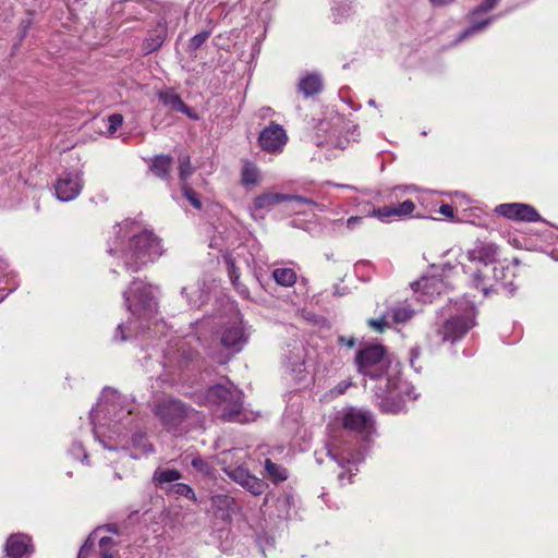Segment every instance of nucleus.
Here are the masks:
<instances>
[{"mask_svg": "<svg viewBox=\"0 0 558 558\" xmlns=\"http://www.w3.org/2000/svg\"><path fill=\"white\" fill-rule=\"evenodd\" d=\"M89 418L94 436L105 449L134 460L155 451L135 398L105 388Z\"/></svg>", "mask_w": 558, "mask_h": 558, "instance_id": "nucleus-1", "label": "nucleus"}, {"mask_svg": "<svg viewBox=\"0 0 558 558\" xmlns=\"http://www.w3.org/2000/svg\"><path fill=\"white\" fill-rule=\"evenodd\" d=\"M355 364L361 375L376 381L375 399L383 412L401 413L409 401L418 397L412 384L400 377L398 365H392L385 347L372 344L360 349Z\"/></svg>", "mask_w": 558, "mask_h": 558, "instance_id": "nucleus-2", "label": "nucleus"}, {"mask_svg": "<svg viewBox=\"0 0 558 558\" xmlns=\"http://www.w3.org/2000/svg\"><path fill=\"white\" fill-rule=\"evenodd\" d=\"M342 424L344 430L339 435H331L326 446L328 457L335 461L341 469L338 478L341 485H344L345 474L349 473L348 483L352 482V466L364 459L361 448H356L349 432L368 434L373 428V416L368 411L356 408H348L342 414Z\"/></svg>", "mask_w": 558, "mask_h": 558, "instance_id": "nucleus-3", "label": "nucleus"}, {"mask_svg": "<svg viewBox=\"0 0 558 558\" xmlns=\"http://www.w3.org/2000/svg\"><path fill=\"white\" fill-rule=\"evenodd\" d=\"M135 223L124 220L114 228L116 236L109 242L108 253L121 259L126 271L137 272L142 266L153 262L162 254L160 239L151 231L132 233Z\"/></svg>", "mask_w": 558, "mask_h": 558, "instance_id": "nucleus-4", "label": "nucleus"}, {"mask_svg": "<svg viewBox=\"0 0 558 558\" xmlns=\"http://www.w3.org/2000/svg\"><path fill=\"white\" fill-rule=\"evenodd\" d=\"M124 303L132 317L126 324H119L113 336L114 341H126L150 329V322L157 314V301L151 286L135 280L123 292Z\"/></svg>", "mask_w": 558, "mask_h": 558, "instance_id": "nucleus-5", "label": "nucleus"}, {"mask_svg": "<svg viewBox=\"0 0 558 558\" xmlns=\"http://www.w3.org/2000/svg\"><path fill=\"white\" fill-rule=\"evenodd\" d=\"M198 404L221 411V416L228 422H243V392L229 379L207 387L204 391L192 393Z\"/></svg>", "mask_w": 558, "mask_h": 558, "instance_id": "nucleus-6", "label": "nucleus"}, {"mask_svg": "<svg viewBox=\"0 0 558 558\" xmlns=\"http://www.w3.org/2000/svg\"><path fill=\"white\" fill-rule=\"evenodd\" d=\"M444 312L446 318L437 328V335L442 342L454 343L475 326L476 308L473 302L465 298L450 300Z\"/></svg>", "mask_w": 558, "mask_h": 558, "instance_id": "nucleus-7", "label": "nucleus"}, {"mask_svg": "<svg viewBox=\"0 0 558 558\" xmlns=\"http://www.w3.org/2000/svg\"><path fill=\"white\" fill-rule=\"evenodd\" d=\"M196 352L190 348L186 340L179 339L174 343H169L163 353L162 367L166 374L160 379L170 385H174L182 378V373L194 362Z\"/></svg>", "mask_w": 558, "mask_h": 558, "instance_id": "nucleus-8", "label": "nucleus"}, {"mask_svg": "<svg viewBox=\"0 0 558 558\" xmlns=\"http://www.w3.org/2000/svg\"><path fill=\"white\" fill-rule=\"evenodd\" d=\"M293 203L294 206L292 207L293 210L300 211L301 205H314L315 203L311 198H306L299 195L293 194H283V193H276V192H265L259 195H257L254 199L252 205L250 206V213L253 219L258 220L263 219V215L260 211H269L271 210L277 204L279 203Z\"/></svg>", "mask_w": 558, "mask_h": 558, "instance_id": "nucleus-9", "label": "nucleus"}, {"mask_svg": "<svg viewBox=\"0 0 558 558\" xmlns=\"http://www.w3.org/2000/svg\"><path fill=\"white\" fill-rule=\"evenodd\" d=\"M154 411L168 430L179 427L189 415V408L180 400L171 398L157 401Z\"/></svg>", "mask_w": 558, "mask_h": 558, "instance_id": "nucleus-10", "label": "nucleus"}, {"mask_svg": "<svg viewBox=\"0 0 558 558\" xmlns=\"http://www.w3.org/2000/svg\"><path fill=\"white\" fill-rule=\"evenodd\" d=\"M83 177V171L78 169L60 173L53 183L56 197L60 202H71L75 199L84 187Z\"/></svg>", "mask_w": 558, "mask_h": 558, "instance_id": "nucleus-11", "label": "nucleus"}, {"mask_svg": "<svg viewBox=\"0 0 558 558\" xmlns=\"http://www.w3.org/2000/svg\"><path fill=\"white\" fill-rule=\"evenodd\" d=\"M247 339L248 332L246 327L239 314H235L222 328L221 344L234 352H240L247 342Z\"/></svg>", "mask_w": 558, "mask_h": 558, "instance_id": "nucleus-12", "label": "nucleus"}, {"mask_svg": "<svg viewBox=\"0 0 558 558\" xmlns=\"http://www.w3.org/2000/svg\"><path fill=\"white\" fill-rule=\"evenodd\" d=\"M519 265L517 258L507 263L506 260H498L495 264V272L493 279L495 280L494 292H504L508 296H512L517 290L514 278L517 277L515 268Z\"/></svg>", "mask_w": 558, "mask_h": 558, "instance_id": "nucleus-13", "label": "nucleus"}, {"mask_svg": "<svg viewBox=\"0 0 558 558\" xmlns=\"http://www.w3.org/2000/svg\"><path fill=\"white\" fill-rule=\"evenodd\" d=\"M258 145L269 154H280L288 142V135L282 125L270 122L258 135Z\"/></svg>", "mask_w": 558, "mask_h": 558, "instance_id": "nucleus-14", "label": "nucleus"}, {"mask_svg": "<svg viewBox=\"0 0 558 558\" xmlns=\"http://www.w3.org/2000/svg\"><path fill=\"white\" fill-rule=\"evenodd\" d=\"M499 1L500 0H484L482 3L475 7L469 13V19L472 21V24L457 37L456 43H461L462 40L476 35L488 27L499 15L488 16L481 21H475V17L481 13L493 10Z\"/></svg>", "mask_w": 558, "mask_h": 558, "instance_id": "nucleus-15", "label": "nucleus"}, {"mask_svg": "<svg viewBox=\"0 0 558 558\" xmlns=\"http://www.w3.org/2000/svg\"><path fill=\"white\" fill-rule=\"evenodd\" d=\"M415 209V204L410 201H403L399 204L383 206L379 208H373L367 217H375L379 221L388 223L396 220L404 219L411 217Z\"/></svg>", "mask_w": 558, "mask_h": 558, "instance_id": "nucleus-16", "label": "nucleus"}, {"mask_svg": "<svg viewBox=\"0 0 558 558\" xmlns=\"http://www.w3.org/2000/svg\"><path fill=\"white\" fill-rule=\"evenodd\" d=\"M415 300L417 302L430 303L436 295H440L447 289L445 280L437 276L424 277L412 283Z\"/></svg>", "mask_w": 558, "mask_h": 558, "instance_id": "nucleus-17", "label": "nucleus"}, {"mask_svg": "<svg viewBox=\"0 0 558 558\" xmlns=\"http://www.w3.org/2000/svg\"><path fill=\"white\" fill-rule=\"evenodd\" d=\"M495 211L511 220L537 222L541 220L538 211L524 203H504L496 207Z\"/></svg>", "mask_w": 558, "mask_h": 558, "instance_id": "nucleus-18", "label": "nucleus"}, {"mask_svg": "<svg viewBox=\"0 0 558 558\" xmlns=\"http://www.w3.org/2000/svg\"><path fill=\"white\" fill-rule=\"evenodd\" d=\"M465 256L473 269L492 266L498 262V247L494 243L476 242L474 247L466 252Z\"/></svg>", "mask_w": 558, "mask_h": 558, "instance_id": "nucleus-19", "label": "nucleus"}, {"mask_svg": "<svg viewBox=\"0 0 558 558\" xmlns=\"http://www.w3.org/2000/svg\"><path fill=\"white\" fill-rule=\"evenodd\" d=\"M305 348L299 342L288 344L284 350L283 365L298 380H301L305 373Z\"/></svg>", "mask_w": 558, "mask_h": 558, "instance_id": "nucleus-20", "label": "nucleus"}, {"mask_svg": "<svg viewBox=\"0 0 558 558\" xmlns=\"http://www.w3.org/2000/svg\"><path fill=\"white\" fill-rule=\"evenodd\" d=\"M225 472L228 474L230 478L240 484L243 488H245L254 496L262 495L265 488L267 487L266 483L263 480L252 475L243 466L225 468Z\"/></svg>", "mask_w": 558, "mask_h": 558, "instance_id": "nucleus-21", "label": "nucleus"}, {"mask_svg": "<svg viewBox=\"0 0 558 558\" xmlns=\"http://www.w3.org/2000/svg\"><path fill=\"white\" fill-rule=\"evenodd\" d=\"M465 272H470L473 286L481 290L485 295L494 292L495 280L493 279L495 272V265L482 266L473 269L472 266H465Z\"/></svg>", "mask_w": 558, "mask_h": 558, "instance_id": "nucleus-22", "label": "nucleus"}, {"mask_svg": "<svg viewBox=\"0 0 558 558\" xmlns=\"http://www.w3.org/2000/svg\"><path fill=\"white\" fill-rule=\"evenodd\" d=\"M4 548L8 557L24 558L33 553L32 538L24 533L12 534Z\"/></svg>", "mask_w": 558, "mask_h": 558, "instance_id": "nucleus-23", "label": "nucleus"}, {"mask_svg": "<svg viewBox=\"0 0 558 558\" xmlns=\"http://www.w3.org/2000/svg\"><path fill=\"white\" fill-rule=\"evenodd\" d=\"M182 478V473L177 469L157 468L153 474L151 482L156 487L169 492V487Z\"/></svg>", "mask_w": 558, "mask_h": 558, "instance_id": "nucleus-24", "label": "nucleus"}, {"mask_svg": "<svg viewBox=\"0 0 558 558\" xmlns=\"http://www.w3.org/2000/svg\"><path fill=\"white\" fill-rule=\"evenodd\" d=\"M387 312L392 323L403 324L413 317L416 310L413 307L412 302L405 300L402 303L391 306Z\"/></svg>", "mask_w": 558, "mask_h": 558, "instance_id": "nucleus-25", "label": "nucleus"}, {"mask_svg": "<svg viewBox=\"0 0 558 558\" xmlns=\"http://www.w3.org/2000/svg\"><path fill=\"white\" fill-rule=\"evenodd\" d=\"M322 77L317 73H307L300 78L299 90L305 97H311L322 90Z\"/></svg>", "mask_w": 558, "mask_h": 558, "instance_id": "nucleus-26", "label": "nucleus"}, {"mask_svg": "<svg viewBox=\"0 0 558 558\" xmlns=\"http://www.w3.org/2000/svg\"><path fill=\"white\" fill-rule=\"evenodd\" d=\"M173 159L169 155H157L151 159L150 170L161 180L170 179V171L172 168Z\"/></svg>", "mask_w": 558, "mask_h": 558, "instance_id": "nucleus-27", "label": "nucleus"}, {"mask_svg": "<svg viewBox=\"0 0 558 558\" xmlns=\"http://www.w3.org/2000/svg\"><path fill=\"white\" fill-rule=\"evenodd\" d=\"M191 466L202 478L213 480L216 477V469L213 462L209 459L201 457L199 454L192 457Z\"/></svg>", "mask_w": 558, "mask_h": 558, "instance_id": "nucleus-28", "label": "nucleus"}, {"mask_svg": "<svg viewBox=\"0 0 558 558\" xmlns=\"http://www.w3.org/2000/svg\"><path fill=\"white\" fill-rule=\"evenodd\" d=\"M353 4L349 0H335L331 5V16L335 23H342L353 14Z\"/></svg>", "mask_w": 558, "mask_h": 558, "instance_id": "nucleus-29", "label": "nucleus"}, {"mask_svg": "<svg viewBox=\"0 0 558 558\" xmlns=\"http://www.w3.org/2000/svg\"><path fill=\"white\" fill-rule=\"evenodd\" d=\"M166 38V27L158 25V28L150 32L143 44V49L147 53H151L160 48Z\"/></svg>", "mask_w": 558, "mask_h": 558, "instance_id": "nucleus-30", "label": "nucleus"}, {"mask_svg": "<svg viewBox=\"0 0 558 558\" xmlns=\"http://www.w3.org/2000/svg\"><path fill=\"white\" fill-rule=\"evenodd\" d=\"M160 101L173 109L174 111L190 116V108L184 104L181 97L173 92H165L159 94Z\"/></svg>", "mask_w": 558, "mask_h": 558, "instance_id": "nucleus-31", "label": "nucleus"}, {"mask_svg": "<svg viewBox=\"0 0 558 558\" xmlns=\"http://www.w3.org/2000/svg\"><path fill=\"white\" fill-rule=\"evenodd\" d=\"M8 268V263L0 257V291L7 290V293L0 296V301L3 300L5 295H8L9 293L16 289V283L10 282L11 280H13V277H10Z\"/></svg>", "mask_w": 558, "mask_h": 558, "instance_id": "nucleus-32", "label": "nucleus"}, {"mask_svg": "<svg viewBox=\"0 0 558 558\" xmlns=\"http://www.w3.org/2000/svg\"><path fill=\"white\" fill-rule=\"evenodd\" d=\"M181 294L186 298L187 305L193 307H199L203 303V291L198 284H191L182 288Z\"/></svg>", "mask_w": 558, "mask_h": 558, "instance_id": "nucleus-33", "label": "nucleus"}, {"mask_svg": "<svg viewBox=\"0 0 558 558\" xmlns=\"http://www.w3.org/2000/svg\"><path fill=\"white\" fill-rule=\"evenodd\" d=\"M272 278L280 286L291 287L296 281V274L291 268H276L272 271Z\"/></svg>", "mask_w": 558, "mask_h": 558, "instance_id": "nucleus-34", "label": "nucleus"}, {"mask_svg": "<svg viewBox=\"0 0 558 558\" xmlns=\"http://www.w3.org/2000/svg\"><path fill=\"white\" fill-rule=\"evenodd\" d=\"M100 529H101V532L95 539V543L98 542L99 554L112 553V547L114 545V542L110 536L102 535V532L109 531L112 533H117L118 530H117L116 525H107L106 527L101 526Z\"/></svg>", "mask_w": 558, "mask_h": 558, "instance_id": "nucleus-35", "label": "nucleus"}, {"mask_svg": "<svg viewBox=\"0 0 558 558\" xmlns=\"http://www.w3.org/2000/svg\"><path fill=\"white\" fill-rule=\"evenodd\" d=\"M259 180L258 168L252 162H246L241 172V181L245 186L255 185Z\"/></svg>", "mask_w": 558, "mask_h": 558, "instance_id": "nucleus-36", "label": "nucleus"}, {"mask_svg": "<svg viewBox=\"0 0 558 558\" xmlns=\"http://www.w3.org/2000/svg\"><path fill=\"white\" fill-rule=\"evenodd\" d=\"M265 470L268 476L276 483L283 482L288 478L287 470L282 465L272 462L270 459L265 460Z\"/></svg>", "mask_w": 558, "mask_h": 558, "instance_id": "nucleus-37", "label": "nucleus"}, {"mask_svg": "<svg viewBox=\"0 0 558 558\" xmlns=\"http://www.w3.org/2000/svg\"><path fill=\"white\" fill-rule=\"evenodd\" d=\"M179 180L181 185L189 184V179L194 172V168L191 165L190 156H179Z\"/></svg>", "mask_w": 558, "mask_h": 558, "instance_id": "nucleus-38", "label": "nucleus"}, {"mask_svg": "<svg viewBox=\"0 0 558 558\" xmlns=\"http://www.w3.org/2000/svg\"><path fill=\"white\" fill-rule=\"evenodd\" d=\"M12 191L5 182V178H0V209L13 207Z\"/></svg>", "mask_w": 558, "mask_h": 558, "instance_id": "nucleus-39", "label": "nucleus"}, {"mask_svg": "<svg viewBox=\"0 0 558 558\" xmlns=\"http://www.w3.org/2000/svg\"><path fill=\"white\" fill-rule=\"evenodd\" d=\"M169 494H174L178 496L185 497L189 500L196 501V495L193 488L184 483L177 482L169 487Z\"/></svg>", "mask_w": 558, "mask_h": 558, "instance_id": "nucleus-40", "label": "nucleus"}, {"mask_svg": "<svg viewBox=\"0 0 558 558\" xmlns=\"http://www.w3.org/2000/svg\"><path fill=\"white\" fill-rule=\"evenodd\" d=\"M100 532H101V529H96L89 534V536L87 537L85 543L82 545V547L78 551L77 558H88L89 553L95 547V539L99 535Z\"/></svg>", "mask_w": 558, "mask_h": 558, "instance_id": "nucleus-41", "label": "nucleus"}, {"mask_svg": "<svg viewBox=\"0 0 558 558\" xmlns=\"http://www.w3.org/2000/svg\"><path fill=\"white\" fill-rule=\"evenodd\" d=\"M214 508L218 510H229L234 505V499L225 494H218L211 497Z\"/></svg>", "mask_w": 558, "mask_h": 558, "instance_id": "nucleus-42", "label": "nucleus"}, {"mask_svg": "<svg viewBox=\"0 0 558 558\" xmlns=\"http://www.w3.org/2000/svg\"><path fill=\"white\" fill-rule=\"evenodd\" d=\"M210 36V32L203 31L195 36H193L187 45L189 52L196 51L198 48L203 46L207 41Z\"/></svg>", "mask_w": 558, "mask_h": 558, "instance_id": "nucleus-43", "label": "nucleus"}, {"mask_svg": "<svg viewBox=\"0 0 558 558\" xmlns=\"http://www.w3.org/2000/svg\"><path fill=\"white\" fill-rule=\"evenodd\" d=\"M225 263L227 265L229 278L232 284L236 287L240 277L239 267L236 266V263L231 255L225 256Z\"/></svg>", "mask_w": 558, "mask_h": 558, "instance_id": "nucleus-44", "label": "nucleus"}, {"mask_svg": "<svg viewBox=\"0 0 558 558\" xmlns=\"http://www.w3.org/2000/svg\"><path fill=\"white\" fill-rule=\"evenodd\" d=\"M181 191H182L183 196L190 202V204L195 209L199 210L202 208L201 199L198 198L197 194L194 192V190L189 184L181 185Z\"/></svg>", "mask_w": 558, "mask_h": 558, "instance_id": "nucleus-45", "label": "nucleus"}, {"mask_svg": "<svg viewBox=\"0 0 558 558\" xmlns=\"http://www.w3.org/2000/svg\"><path fill=\"white\" fill-rule=\"evenodd\" d=\"M107 122H108L107 133L112 135L122 125L123 116L120 113H113L108 117Z\"/></svg>", "mask_w": 558, "mask_h": 558, "instance_id": "nucleus-46", "label": "nucleus"}, {"mask_svg": "<svg viewBox=\"0 0 558 558\" xmlns=\"http://www.w3.org/2000/svg\"><path fill=\"white\" fill-rule=\"evenodd\" d=\"M390 316H388V312H386L381 317L374 318L368 322L369 326L373 327L377 331H383L384 328L390 326L391 324Z\"/></svg>", "mask_w": 558, "mask_h": 558, "instance_id": "nucleus-47", "label": "nucleus"}, {"mask_svg": "<svg viewBox=\"0 0 558 558\" xmlns=\"http://www.w3.org/2000/svg\"><path fill=\"white\" fill-rule=\"evenodd\" d=\"M69 453L75 458L81 459L83 462L87 461L88 456L80 441H74L69 449Z\"/></svg>", "mask_w": 558, "mask_h": 558, "instance_id": "nucleus-48", "label": "nucleus"}, {"mask_svg": "<svg viewBox=\"0 0 558 558\" xmlns=\"http://www.w3.org/2000/svg\"><path fill=\"white\" fill-rule=\"evenodd\" d=\"M352 385L351 381H347V380H342L341 383H339L333 389L330 390V393L332 396H341L343 395L348 388Z\"/></svg>", "mask_w": 558, "mask_h": 558, "instance_id": "nucleus-49", "label": "nucleus"}, {"mask_svg": "<svg viewBox=\"0 0 558 558\" xmlns=\"http://www.w3.org/2000/svg\"><path fill=\"white\" fill-rule=\"evenodd\" d=\"M350 142L349 137H335L333 135L329 138V144L331 146L338 147L340 149H344L347 144Z\"/></svg>", "mask_w": 558, "mask_h": 558, "instance_id": "nucleus-50", "label": "nucleus"}, {"mask_svg": "<svg viewBox=\"0 0 558 558\" xmlns=\"http://www.w3.org/2000/svg\"><path fill=\"white\" fill-rule=\"evenodd\" d=\"M338 342L340 344L347 345L348 348H353L356 344V340L354 337H345V336H339Z\"/></svg>", "mask_w": 558, "mask_h": 558, "instance_id": "nucleus-51", "label": "nucleus"}, {"mask_svg": "<svg viewBox=\"0 0 558 558\" xmlns=\"http://www.w3.org/2000/svg\"><path fill=\"white\" fill-rule=\"evenodd\" d=\"M438 211L447 218L453 217V208L449 204H442Z\"/></svg>", "mask_w": 558, "mask_h": 558, "instance_id": "nucleus-52", "label": "nucleus"}, {"mask_svg": "<svg viewBox=\"0 0 558 558\" xmlns=\"http://www.w3.org/2000/svg\"><path fill=\"white\" fill-rule=\"evenodd\" d=\"M362 219H363V218H362V217H360V216H352V217H350V218L347 220V227H348L349 229H355L357 226H360V225H361Z\"/></svg>", "mask_w": 558, "mask_h": 558, "instance_id": "nucleus-53", "label": "nucleus"}, {"mask_svg": "<svg viewBox=\"0 0 558 558\" xmlns=\"http://www.w3.org/2000/svg\"><path fill=\"white\" fill-rule=\"evenodd\" d=\"M418 355H420V352H418L417 349H415V348L411 349V351H410V364H411V366L415 371H418V367L415 366V361L418 357Z\"/></svg>", "mask_w": 558, "mask_h": 558, "instance_id": "nucleus-54", "label": "nucleus"}, {"mask_svg": "<svg viewBox=\"0 0 558 558\" xmlns=\"http://www.w3.org/2000/svg\"><path fill=\"white\" fill-rule=\"evenodd\" d=\"M429 1L435 7L447 5L451 2H453V0H429Z\"/></svg>", "mask_w": 558, "mask_h": 558, "instance_id": "nucleus-55", "label": "nucleus"}, {"mask_svg": "<svg viewBox=\"0 0 558 558\" xmlns=\"http://www.w3.org/2000/svg\"><path fill=\"white\" fill-rule=\"evenodd\" d=\"M130 475H131V472L121 473V472L116 471L113 474V478L114 480H123V478H128Z\"/></svg>", "mask_w": 558, "mask_h": 558, "instance_id": "nucleus-56", "label": "nucleus"}, {"mask_svg": "<svg viewBox=\"0 0 558 558\" xmlns=\"http://www.w3.org/2000/svg\"><path fill=\"white\" fill-rule=\"evenodd\" d=\"M347 129H348V131H350L352 129L351 138L353 141H355V137H354L355 134L354 133L357 131V126L356 125H348Z\"/></svg>", "mask_w": 558, "mask_h": 558, "instance_id": "nucleus-57", "label": "nucleus"}, {"mask_svg": "<svg viewBox=\"0 0 558 558\" xmlns=\"http://www.w3.org/2000/svg\"><path fill=\"white\" fill-rule=\"evenodd\" d=\"M337 187H342V189H348V190H354L356 191L357 189L353 185H349V184H336Z\"/></svg>", "mask_w": 558, "mask_h": 558, "instance_id": "nucleus-58", "label": "nucleus"}, {"mask_svg": "<svg viewBox=\"0 0 558 558\" xmlns=\"http://www.w3.org/2000/svg\"><path fill=\"white\" fill-rule=\"evenodd\" d=\"M413 187L412 186H404V187H401V186H398V187H395L393 192L397 193L399 191H403V192H407V191H410L412 190Z\"/></svg>", "mask_w": 558, "mask_h": 558, "instance_id": "nucleus-59", "label": "nucleus"}, {"mask_svg": "<svg viewBox=\"0 0 558 558\" xmlns=\"http://www.w3.org/2000/svg\"><path fill=\"white\" fill-rule=\"evenodd\" d=\"M99 558H113V555L112 553H107V554H99Z\"/></svg>", "mask_w": 558, "mask_h": 558, "instance_id": "nucleus-60", "label": "nucleus"}, {"mask_svg": "<svg viewBox=\"0 0 558 558\" xmlns=\"http://www.w3.org/2000/svg\"><path fill=\"white\" fill-rule=\"evenodd\" d=\"M368 105H369L371 107H376V101H375L374 99H369V100H368Z\"/></svg>", "mask_w": 558, "mask_h": 558, "instance_id": "nucleus-61", "label": "nucleus"}, {"mask_svg": "<svg viewBox=\"0 0 558 558\" xmlns=\"http://www.w3.org/2000/svg\"><path fill=\"white\" fill-rule=\"evenodd\" d=\"M155 326H156L157 328L163 327V323L156 322V323H155Z\"/></svg>", "mask_w": 558, "mask_h": 558, "instance_id": "nucleus-62", "label": "nucleus"}]
</instances>
